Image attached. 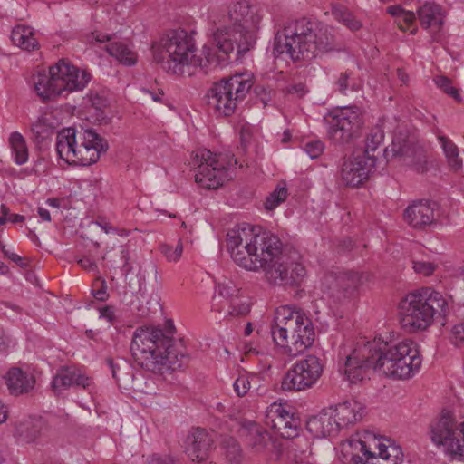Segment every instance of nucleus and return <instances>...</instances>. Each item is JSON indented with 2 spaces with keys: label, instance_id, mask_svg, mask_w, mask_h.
Here are the masks:
<instances>
[{
  "label": "nucleus",
  "instance_id": "nucleus-9",
  "mask_svg": "<svg viewBox=\"0 0 464 464\" xmlns=\"http://www.w3.org/2000/svg\"><path fill=\"white\" fill-rule=\"evenodd\" d=\"M253 86L254 76L250 72L235 73L223 78L209 90L208 104L219 115L231 116Z\"/></svg>",
  "mask_w": 464,
  "mask_h": 464
},
{
  "label": "nucleus",
  "instance_id": "nucleus-26",
  "mask_svg": "<svg viewBox=\"0 0 464 464\" xmlns=\"http://www.w3.org/2000/svg\"><path fill=\"white\" fill-rule=\"evenodd\" d=\"M240 434L246 448L256 454L265 453L272 440L269 432L255 421L244 422Z\"/></svg>",
  "mask_w": 464,
  "mask_h": 464
},
{
  "label": "nucleus",
  "instance_id": "nucleus-23",
  "mask_svg": "<svg viewBox=\"0 0 464 464\" xmlns=\"http://www.w3.org/2000/svg\"><path fill=\"white\" fill-rule=\"evenodd\" d=\"M296 330L293 342L286 345V355L296 357L310 348L315 337L311 319L303 312L298 311L295 318Z\"/></svg>",
  "mask_w": 464,
  "mask_h": 464
},
{
  "label": "nucleus",
  "instance_id": "nucleus-29",
  "mask_svg": "<svg viewBox=\"0 0 464 464\" xmlns=\"http://www.w3.org/2000/svg\"><path fill=\"white\" fill-rule=\"evenodd\" d=\"M417 14L423 28H435L440 31L445 23L446 13L433 1L418 0Z\"/></svg>",
  "mask_w": 464,
  "mask_h": 464
},
{
  "label": "nucleus",
  "instance_id": "nucleus-19",
  "mask_svg": "<svg viewBox=\"0 0 464 464\" xmlns=\"http://www.w3.org/2000/svg\"><path fill=\"white\" fill-rule=\"evenodd\" d=\"M362 283V275L352 270L331 272L324 276L323 281L329 295L338 302L352 296Z\"/></svg>",
  "mask_w": 464,
  "mask_h": 464
},
{
  "label": "nucleus",
  "instance_id": "nucleus-10",
  "mask_svg": "<svg viewBox=\"0 0 464 464\" xmlns=\"http://www.w3.org/2000/svg\"><path fill=\"white\" fill-rule=\"evenodd\" d=\"M192 164L196 169L195 181L206 189H217L227 179V169L237 164L233 155L213 154L209 150L194 152Z\"/></svg>",
  "mask_w": 464,
  "mask_h": 464
},
{
  "label": "nucleus",
  "instance_id": "nucleus-11",
  "mask_svg": "<svg viewBox=\"0 0 464 464\" xmlns=\"http://www.w3.org/2000/svg\"><path fill=\"white\" fill-rule=\"evenodd\" d=\"M386 444L382 438L365 430L355 440L349 441V446L354 449H360L362 456L352 454L350 461L353 464H401L403 461V453L399 446L392 444L386 440Z\"/></svg>",
  "mask_w": 464,
  "mask_h": 464
},
{
  "label": "nucleus",
  "instance_id": "nucleus-20",
  "mask_svg": "<svg viewBox=\"0 0 464 464\" xmlns=\"http://www.w3.org/2000/svg\"><path fill=\"white\" fill-rule=\"evenodd\" d=\"M377 156L359 155L344 160L341 169V178L344 185L358 187L368 179L376 165Z\"/></svg>",
  "mask_w": 464,
  "mask_h": 464
},
{
  "label": "nucleus",
  "instance_id": "nucleus-28",
  "mask_svg": "<svg viewBox=\"0 0 464 464\" xmlns=\"http://www.w3.org/2000/svg\"><path fill=\"white\" fill-rule=\"evenodd\" d=\"M14 436L23 443H35L43 435L46 424L42 418L28 417L14 423Z\"/></svg>",
  "mask_w": 464,
  "mask_h": 464
},
{
  "label": "nucleus",
  "instance_id": "nucleus-53",
  "mask_svg": "<svg viewBox=\"0 0 464 464\" xmlns=\"http://www.w3.org/2000/svg\"><path fill=\"white\" fill-rule=\"evenodd\" d=\"M149 464H181L179 460L170 456H152L149 461Z\"/></svg>",
  "mask_w": 464,
  "mask_h": 464
},
{
  "label": "nucleus",
  "instance_id": "nucleus-13",
  "mask_svg": "<svg viewBox=\"0 0 464 464\" xmlns=\"http://www.w3.org/2000/svg\"><path fill=\"white\" fill-rule=\"evenodd\" d=\"M429 435L447 455L464 460V420L458 421L451 412L442 411L430 423Z\"/></svg>",
  "mask_w": 464,
  "mask_h": 464
},
{
  "label": "nucleus",
  "instance_id": "nucleus-8",
  "mask_svg": "<svg viewBox=\"0 0 464 464\" xmlns=\"http://www.w3.org/2000/svg\"><path fill=\"white\" fill-rule=\"evenodd\" d=\"M91 80L84 70L62 59L49 68V74L39 73L34 81V90L44 101H51L64 92L81 91Z\"/></svg>",
  "mask_w": 464,
  "mask_h": 464
},
{
  "label": "nucleus",
  "instance_id": "nucleus-18",
  "mask_svg": "<svg viewBox=\"0 0 464 464\" xmlns=\"http://www.w3.org/2000/svg\"><path fill=\"white\" fill-rule=\"evenodd\" d=\"M297 312L289 306L278 307L270 326L273 341L281 347L285 354L286 345L293 342L295 335Z\"/></svg>",
  "mask_w": 464,
  "mask_h": 464
},
{
  "label": "nucleus",
  "instance_id": "nucleus-50",
  "mask_svg": "<svg viewBox=\"0 0 464 464\" xmlns=\"http://www.w3.org/2000/svg\"><path fill=\"white\" fill-rule=\"evenodd\" d=\"M254 93L260 100L264 106H266L272 99V90L264 85H256L254 87Z\"/></svg>",
  "mask_w": 464,
  "mask_h": 464
},
{
  "label": "nucleus",
  "instance_id": "nucleus-15",
  "mask_svg": "<svg viewBox=\"0 0 464 464\" xmlns=\"http://www.w3.org/2000/svg\"><path fill=\"white\" fill-rule=\"evenodd\" d=\"M235 22L234 41L237 43L238 53H246L254 46L262 16L247 2H238L229 12Z\"/></svg>",
  "mask_w": 464,
  "mask_h": 464
},
{
  "label": "nucleus",
  "instance_id": "nucleus-30",
  "mask_svg": "<svg viewBox=\"0 0 464 464\" xmlns=\"http://www.w3.org/2000/svg\"><path fill=\"white\" fill-rule=\"evenodd\" d=\"M306 429L315 438H324L337 432L338 428L331 408L324 409L309 418L306 422Z\"/></svg>",
  "mask_w": 464,
  "mask_h": 464
},
{
  "label": "nucleus",
  "instance_id": "nucleus-46",
  "mask_svg": "<svg viewBox=\"0 0 464 464\" xmlns=\"http://www.w3.org/2000/svg\"><path fill=\"white\" fill-rule=\"evenodd\" d=\"M336 90L342 93L346 94L347 90H355V83L351 79V73L344 72H341L335 82Z\"/></svg>",
  "mask_w": 464,
  "mask_h": 464
},
{
  "label": "nucleus",
  "instance_id": "nucleus-55",
  "mask_svg": "<svg viewBox=\"0 0 464 464\" xmlns=\"http://www.w3.org/2000/svg\"><path fill=\"white\" fill-rule=\"evenodd\" d=\"M101 285H102L98 290L92 291V295L98 301H105L109 297L105 280H102Z\"/></svg>",
  "mask_w": 464,
  "mask_h": 464
},
{
  "label": "nucleus",
  "instance_id": "nucleus-42",
  "mask_svg": "<svg viewBox=\"0 0 464 464\" xmlns=\"http://www.w3.org/2000/svg\"><path fill=\"white\" fill-rule=\"evenodd\" d=\"M218 296L227 300L229 304L234 298L241 295V290L231 281L219 283L217 286Z\"/></svg>",
  "mask_w": 464,
  "mask_h": 464
},
{
  "label": "nucleus",
  "instance_id": "nucleus-51",
  "mask_svg": "<svg viewBox=\"0 0 464 464\" xmlns=\"http://www.w3.org/2000/svg\"><path fill=\"white\" fill-rule=\"evenodd\" d=\"M324 146L322 141H311L305 144L304 150L311 159L318 158L324 151Z\"/></svg>",
  "mask_w": 464,
  "mask_h": 464
},
{
  "label": "nucleus",
  "instance_id": "nucleus-63",
  "mask_svg": "<svg viewBox=\"0 0 464 464\" xmlns=\"http://www.w3.org/2000/svg\"><path fill=\"white\" fill-rule=\"evenodd\" d=\"M8 338L0 331V351H5L8 347Z\"/></svg>",
  "mask_w": 464,
  "mask_h": 464
},
{
  "label": "nucleus",
  "instance_id": "nucleus-14",
  "mask_svg": "<svg viewBox=\"0 0 464 464\" xmlns=\"http://www.w3.org/2000/svg\"><path fill=\"white\" fill-rule=\"evenodd\" d=\"M275 261H269L266 270L267 280L275 285H297L306 276V269L302 263L298 251L293 248L283 247L280 241L278 253Z\"/></svg>",
  "mask_w": 464,
  "mask_h": 464
},
{
  "label": "nucleus",
  "instance_id": "nucleus-21",
  "mask_svg": "<svg viewBox=\"0 0 464 464\" xmlns=\"http://www.w3.org/2000/svg\"><path fill=\"white\" fill-rule=\"evenodd\" d=\"M266 423L284 439H294L299 434L300 420L282 404L270 405L266 414Z\"/></svg>",
  "mask_w": 464,
  "mask_h": 464
},
{
  "label": "nucleus",
  "instance_id": "nucleus-35",
  "mask_svg": "<svg viewBox=\"0 0 464 464\" xmlns=\"http://www.w3.org/2000/svg\"><path fill=\"white\" fill-rule=\"evenodd\" d=\"M108 53L126 66H132L137 63V54L131 48L122 42H112L106 45Z\"/></svg>",
  "mask_w": 464,
  "mask_h": 464
},
{
  "label": "nucleus",
  "instance_id": "nucleus-6",
  "mask_svg": "<svg viewBox=\"0 0 464 464\" xmlns=\"http://www.w3.org/2000/svg\"><path fill=\"white\" fill-rule=\"evenodd\" d=\"M400 323L408 333L427 330L437 320L445 324L450 309L441 293L430 287L408 294L399 304Z\"/></svg>",
  "mask_w": 464,
  "mask_h": 464
},
{
  "label": "nucleus",
  "instance_id": "nucleus-24",
  "mask_svg": "<svg viewBox=\"0 0 464 464\" xmlns=\"http://www.w3.org/2000/svg\"><path fill=\"white\" fill-rule=\"evenodd\" d=\"M437 204L429 200L414 201L404 210L403 218L409 226L415 229H423L436 220Z\"/></svg>",
  "mask_w": 464,
  "mask_h": 464
},
{
  "label": "nucleus",
  "instance_id": "nucleus-39",
  "mask_svg": "<svg viewBox=\"0 0 464 464\" xmlns=\"http://www.w3.org/2000/svg\"><path fill=\"white\" fill-rule=\"evenodd\" d=\"M439 140L440 141L450 167L455 171L460 169L462 168V160L459 156L457 145L443 135L439 136Z\"/></svg>",
  "mask_w": 464,
  "mask_h": 464
},
{
  "label": "nucleus",
  "instance_id": "nucleus-22",
  "mask_svg": "<svg viewBox=\"0 0 464 464\" xmlns=\"http://www.w3.org/2000/svg\"><path fill=\"white\" fill-rule=\"evenodd\" d=\"M369 342L354 349L352 354L346 357L343 364V372L351 383H357L367 378L371 370L374 371L373 359L368 358Z\"/></svg>",
  "mask_w": 464,
  "mask_h": 464
},
{
  "label": "nucleus",
  "instance_id": "nucleus-45",
  "mask_svg": "<svg viewBox=\"0 0 464 464\" xmlns=\"http://www.w3.org/2000/svg\"><path fill=\"white\" fill-rule=\"evenodd\" d=\"M436 86L440 88L443 92L453 97L456 101L460 102L461 97L458 90L451 85V80L445 75H438L433 79Z\"/></svg>",
  "mask_w": 464,
  "mask_h": 464
},
{
  "label": "nucleus",
  "instance_id": "nucleus-61",
  "mask_svg": "<svg viewBox=\"0 0 464 464\" xmlns=\"http://www.w3.org/2000/svg\"><path fill=\"white\" fill-rule=\"evenodd\" d=\"M92 39L98 43H104L111 40V37L108 34H104L102 33H93Z\"/></svg>",
  "mask_w": 464,
  "mask_h": 464
},
{
  "label": "nucleus",
  "instance_id": "nucleus-32",
  "mask_svg": "<svg viewBox=\"0 0 464 464\" xmlns=\"http://www.w3.org/2000/svg\"><path fill=\"white\" fill-rule=\"evenodd\" d=\"M57 125V121L53 112L45 111L42 113L31 125L33 141L37 145L43 144L53 136Z\"/></svg>",
  "mask_w": 464,
  "mask_h": 464
},
{
  "label": "nucleus",
  "instance_id": "nucleus-43",
  "mask_svg": "<svg viewBox=\"0 0 464 464\" xmlns=\"http://www.w3.org/2000/svg\"><path fill=\"white\" fill-rule=\"evenodd\" d=\"M161 254L166 257L169 262H178L183 252V243L179 239L175 246L163 243L160 246Z\"/></svg>",
  "mask_w": 464,
  "mask_h": 464
},
{
  "label": "nucleus",
  "instance_id": "nucleus-4",
  "mask_svg": "<svg viewBox=\"0 0 464 464\" xmlns=\"http://www.w3.org/2000/svg\"><path fill=\"white\" fill-rule=\"evenodd\" d=\"M333 49V37L327 29L304 17L288 22L275 39V50L288 54L293 61L311 60Z\"/></svg>",
  "mask_w": 464,
  "mask_h": 464
},
{
  "label": "nucleus",
  "instance_id": "nucleus-34",
  "mask_svg": "<svg viewBox=\"0 0 464 464\" xmlns=\"http://www.w3.org/2000/svg\"><path fill=\"white\" fill-rule=\"evenodd\" d=\"M11 39L14 44L23 50L32 51L38 47V41L34 37V29L26 25H16L12 33Z\"/></svg>",
  "mask_w": 464,
  "mask_h": 464
},
{
  "label": "nucleus",
  "instance_id": "nucleus-16",
  "mask_svg": "<svg viewBox=\"0 0 464 464\" xmlns=\"http://www.w3.org/2000/svg\"><path fill=\"white\" fill-rule=\"evenodd\" d=\"M390 152L402 164L411 167L419 173L428 170L426 150L414 134L400 131L395 134L391 150H383L385 158L389 160Z\"/></svg>",
  "mask_w": 464,
  "mask_h": 464
},
{
  "label": "nucleus",
  "instance_id": "nucleus-54",
  "mask_svg": "<svg viewBox=\"0 0 464 464\" xmlns=\"http://www.w3.org/2000/svg\"><path fill=\"white\" fill-rule=\"evenodd\" d=\"M77 263L87 271H97L98 266L91 256H83L77 260Z\"/></svg>",
  "mask_w": 464,
  "mask_h": 464
},
{
  "label": "nucleus",
  "instance_id": "nucleus-3",
  "mask_svg": "<svg viewBox=\"0 0 464 464\" xmlns=\"http://www.w3.org/2000/svg\"><path fill=\"white\" fill-rule=\"evenodd\" d=\"M130 352L141 368L153 373L176 371L183 366L186 359L185 354L174 345L173 338L159 328L136 329Z\"/></svg>",
  "mask_w": 464,
  "mask_h": 464
},
{
  "label": "nucleus",
  "instance_id": "nucleus-27",
  "mask_svg": "<svg viewBox=\"0 0 464 464\" xmlns=\"http://www.w3.org/2000/svg\"><path fill=\"white\" fill-rule=\"evenodd\" d=\"M338 430L348 428L362 419L364 407L357 401H346L330 407Z\"/></svg>",
  "mask_w": 464,
  "mask_h": 464
},
{
  "label": "nucleus",
  "instance_id": "nucleus-33",
  "mask_svg": "<svg viewBox=\"0 0 464 464\" xmlns=\"http://www.w3.org/2000/svg\"><path fill=\"white\" fill-rule=\"evenodd\" d=\"M6 385L14 395L28 392L34 386V378L23 372L20 368H12L7 372Z\"/></svg>",
  "mask_w": 464,
  "mask_h": 464
},
{
  "label": "nucleus",
  "instance_id": "nucleus-40",
  "mask_svg": "<svg viewBox=\"0 0 464 464\" xmlns=\"http://www.w3.org/2000/svg\"><path fill=\"white\" fill-rule=\"evenodd\" d=\"M251 309V304L246 297L243 296L242 294L237 298H234L228 304L227 312L225 313V317H238L246 315Z\"/></svg>",
  "mask_w": 464,
  "mask_h": 464
},
{
  "label": "nucleus",
  "instance_id": "nucleus-2",
  "mask_svg": "<svg viewBox=\"0 0 464 464\" xmlns=\"http://www.w3.org/2000/svg\"><path fill=\"white\" fill-rule=\"evenodd\" d=\"M279 246L277 236L247 223L236 226L227 234V248L231 258L250 271L265 268L267 262L275 261Z\"/></svg>",
  "mask_w": 464,
  "mask_h": 464
},
{
  "label": "nucleus",
  "instance_id": "nucleus-44",
  "mask_svg": "<svg viewBox=\"0 0 464 464\" xmlns=\"http://www.w3.org/2000/svg\"><path fill=\"white\" fill-rule=\"evenodd\" d=\"M287 189L285 186H278L266 199L265 208L267 210L275 209L287 198Z\"/></svg>",
  "mask_w": 464,
  "mask_h": 464
},
{
  "label": "nucleus",
  "instance_id": "nucleus-5",
  "mask_svg": "<svg viewBox=\"0 0 464 464\" xmlns=\"http://www.w3.org/2000/svg\"><path fill=\"white\" fill-rule=\"evenodd\" d=\"M365 352L368 358L374 360V372L393 379H409L421 365L416 344L409 339L401 342L374 339L369 342Z\"/></svg>",
  "mask_w": 464,
  "mask_h": 464
},
{
  "label": "nucleus",
  "instance_id": "nucleus-48",
  "mask_svg": "<svg viewBox=\"0 0 464 464\" xmlns=\"http://www.w3.org/2000/svg\"><path fill=\"white\" fill-rule=\"evenodd\" d=\"M255 377L239 376L234 382V390L239 397L245 396L250 389V382Z\"/></svg>",
  "mask_w": 464,
  "mask_h": 464
},
{
  "label": "nucleus",
  "instance_id": "nucleus-56",
  "mask_svg": "<svg viewBox=\"0 0 464 464\" xmlns=\"http://www.w3.org/2000/svg\"><path fill=\"white\" fill-rule=\"evenodd\" d=\"M90 101H91L92 106L93 108H95L96 110H102L103 107L106 106V103H107L106 100L102 96H101L97 93L91 94Z\"/></svg>",
  "mask_w": 464,
  "mask_h": 464
},
{
  "label": "nucleus",
  "instance_id": "nucleus-1",
  "mask_svg": "<svg viewBox=\"0 0 464 464\" xmlns=\"http://www.w3.org/2000/svg\"><path fill=\"white\" fill-rule=\"evenodd\" d=\"M215 49L204 46V58L195 54L196 43L192 33L183 29L171 30L151 45L153 62L171 75L190 76L191 67L207 70L218 66L234 50L230 34L218 29L214 33Z\"/></svg>",
  "mask_w": 464,
  "mask_h": 464
},
{
  "label": "nucleus",
  "instance_id": "nucleus-58",
  "mask_svg": "<svg viewBox=\"0 0 464 464\" xmlns=\"http://www.w3.org/2000/svg\"><path fill=\"white\" fill-rule=\"evenodd\" d=\"M5 256L10 259L11 261L16 263L21 267H25L26 264L23 262V259L17 254L9 251H5Z\"/></svg>",
  "mask_w": 464,
  "mask_h": 464
},
{
  "label": "nucleus",
  "instance_id": "nucleus-25",
  "mask_svg": "<svg viewBox=\"0 0 464 464\" xmlns=\"http://www.w3.org/2000/svg\"><path fill=\"white\" fill-rule=\"evenodd\" d=\"M214 440L204 429L193 430L186 439V453L192 461H205L213 448Z\"/></svg>",
  "mask_w": 464,
  "mask_h": 464
},
{
  "label": "nucleus",
  "instance_id": "nucleus-12",
  "mask_svg": "<svg viewBox=\"0 0 464 464\" xmlns=\"http://www.w3.org/2000/svg\"><path fill=\"white\" fill-rule=\"evenodd\" d=\"M327 137L335 145H346L361 136L364 124L363 111L356 106H345L330 111L324 117Z\"/></svg>",
  "mask_w": 464,
  "mask_h": 464
},
{
  "label": "nucleus",
  "instance_id": "nucleus-49",
  "mask_svg": "<svg viewBox=\"0 0 464 464\" xmlns=\"http://www.w3.org/2000/svg\"><path fill=\"white\" fill-rule=\"evenodd\" d=\"M284 92L287 94L295 96L296 98H303L308 92L307 86L304 82H295L288 84Z\"/></svg>",
  "mask_w": 464,
  "mask_h": 464
},
{
  "label": "nucleus",
  "instance_id": "nucleus-7",
  "mask_svg": "<svg viewBox=\"0 0 464 464\" xmlns=\"http://www.w3.org/2000/svg\"><path fill=\"white\" fill-rule=\"evenodd\" d=\"M56 152L69 165L91 166L109 149L107 140L92 129L65 128L57 133Z\"/></svg>",
  "mask_w": 464,
  "mask_h": 464
},
{
  "label": "nucleus",
  "instance_id": "nucleus-41",
  "mask_svg": "<svg viewBox=\"0 0 464 464\" xmlns=\"http://www.w3.org/2000/svg\"><path fill=\"white\" fill-rule=\"evenodd\" d=\"M384 133L381 127H373L365 139V150L362 155L375 156L374 152L382 143Z\"/></svg>",
  "mask_w": 464,
  "mask_h": 464
},
{
  "label": "nucleus",
  "instance_id": "nucleus-31",
  "mask_svg": "<svg viewBox=\"0 0 464 464\" xmlns=\"http://www.w3.org/2000/svg\"><path fill=\"white\" fill-rule=\"evenodd\" d=\"M91 384L89 377L81 374L79 371L63 368L59 370L52 381V388L54 392H60L72 385L87 388Z\"/></svg>",
  "mask_w": 464,
  "mask_h": 464
},
{
  "label": "nucleus",
  "instance_id": "nucleus-52",
  "mask_svg": "<svg viewBox=\"0 0 464 464\" xmlns=\"http://www.w3.org/2000/svg\"><path fill=\"white\" fill-rule=\"evenodd\" d=\"M450 341L455 345H460L464 343V323L453 327Z\"/></svg>",
  "mask_w": 464,
  "mask_h": 464
},
{
  "label": "nucleus",
  "instance_id": "nucleus-60",
  "mask_svg": "<svg viewBox=\"0 0 464 464\" xmlns=\"http://www.w3.org/2000/svg\"><path fill=\"white\" fill-rule=\"evenodd\" d=\"M121 255H122V259L124 260L123 269L125 270V273L128 274L129 272L131 271V266L129 263V260H130L129 253H128V251L122 250Z\"/></svg>",
  "mask_w": 464,
  "mask_h": 464
},
{
  "label": "nucleus",
  "instance_id": "nucleus-57",
  "mask_svg": "<svg viewBox=\"0 0 464 464\" xmlns=\"http://www.w3.org/2000/svg\"><path fill=\"white\" fill-rule=\"evenodd\" d=\"M107 362L111 368L112 377L115 379L117 382H119L120 377L118 374H120L121 372V365L117 362H114L113 360L111 358L107 359Z\"/></svg>",
  "mask_w": 464,
  "mask_h": 464
},
{
  "label": "nucleus",
  "instance_id": "nucleus-62",
  "mask_svg": "<svg viewBox=\"0 0 464 464\" xmlns=\"http://www.w3.org/2000/svg\"><path fill=\"white\" fill-rule=\"evenodd\" d=\"M38 214L43 220L48 221V222L51 221V215L47 209L40 207V208H38Z\"/></svg>",
  "mask_w": 464,
  "mask_h": 464
},
{
  "label": "nucleus",
  "instance_id": "nucleus-17",
  "mask_svg": "<svg viewBox=\"0 0 464 464\" xmlns=\"http://www.w3.org/2000/svg\"><path fill=\"white\" fill-rule=\"evenodd\" d=\"M324 365L320 358L307 355L296 362L283 378L281 388L286 392L304 391L313 387L322 376Z\"/></svg>",
  "mask_w": 464,
  "mask_h": 464
},
{
  "label": "nucleus",
  "instance_id": "nucleus-36",
  "mask_svg": "<svg viewBox=\"0 0 464 464\" xmlns=\"http://www.w3.org/2000/svg\"><path fill=\"white\" fill-rule=\"evenodd\" d=\"M220 448L222 455L229 464H241L243 462L244 452L241 445L235 438H223Z\"/></svg>",
  "mask_w": 464,
  "mask_h": 464
},
{
  "label": "nucleus",
  "instance_id": "nucleus-64",
  "mask_svg": "<svg viewBox=\"0 0 464 464\" xmlns=\"http://www.w3.org/2000/svg\"><path fill=\"white\" fill-rule=\"evenodd\" d=\"M8 220L12 223H20L24 221V217L19 214H11Z\"/></svg>",
  "mask_w": 464,
  "mask_h": 464
},
{
  "label": "nucleus",
  "instance_id": "nucleus-47",
  "mask_svg": "<svg viewBox=\"0 0 464 464\" xmlns=\"http://www.w3.org/2000/svg\"><path fill=\"white\" fill-rule=\"evenodd\" d=\"M412 265L414 271L424 276L432 275L438 266L435 263L426 261H413Z\"/></svg>",
  "mask_w": 464,
  "mask_h": 464
},
{
  "label": "nucleus",
  "instance_id": "nucleus-37",
  "mask_svg": "<svg viewBox=\"0 0 464 464\" xmlns=\"http://www.w3.org/2000/svg\"><path fill=\"white\" fill-rule=\"evenodd\" d=\"M386 12L395 18L399 29L403 32L408 30L416 20L414 12L405 10L401 5H391L387 7Z\"/></svg>",
  "mask_w": 464,
  "mask_h": 464
},
{
  "label": "nucleus",
  "instance_id": "nucleus-59",
  "mask_svg": "<svg viewBox=\"0 0 464 464\" xmlns=\"http://www.w3.org/2000/svg\"><path fill=\"white\" fill-rule=\"evenodd\" d=\"M101 316L112 323L115 319L114 310L110 306H105L101 309Z\"/></svg>",
  "mask_w": 464,
  "mask_h": 464
},
{
  "label": "nucleus",
  "instance_id": "nucleus-38",
  "mask_svg": "<svg viewBox=\"0 0 464 464\" xmlns=\"http://www.w3.org/2000/svg\"><path fill=\"white\" fill-rule=\"evenodd\" d=\"M9 143L12 148L14 161L18 165L24 164L28 160V149L23 135L18 131H14L9 137Z\"/></svg>",
  "mask_w": 464,
  "mask_h": 464
}]
</instances>
